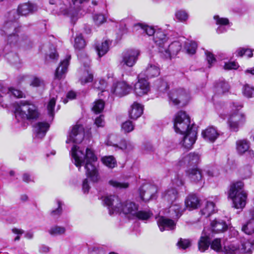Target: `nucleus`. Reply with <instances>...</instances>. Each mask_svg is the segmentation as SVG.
Returning a JSON list of instances; mask_svg holds the SVG:
<instances>
[{
	"label": "nucleus",
	"instance_id": "1",
	"mask_svg": "<svg viewBox=\"0 0 254 254\" xmlns=\"http://www.w3.org/2000/svg\"><path fill=\"white\" fill-rule=\"evenodd\" d=\"M71 160L79 170L81 166L85 164L86 175L93 182H97L100 179L97 168L94 163L97 158L92 149L87 148L85 152L84 149L73 145L70 151Z\"/></svg>",
	"mask_w": 254,
	"mask_h": 254
},
{
	"label": "nucleus",
	"instance_id": "2",
	"mask_svg": "<svg viewBox=\"0 0 254 254\" xmlns=\"http://www.w3.org/2000/svg\"><path fill=\"white\" fill-rule=\"evenodd\" d=\"M104 204L108 206L109 214L121 212L132 218L136 213L138 207L134 202L127 201L121 203L118 197L115 195H107L103 197Z\"/></svg>",
	"mask_w": 254,
	"mask_h": 254
},
{
	"label": "nucleus",
	"instance_id": "3",
	"mask_svg": "<svg viewBox=\"0 0 254 254\" xmlns=\"http://www.w3.org/2000/svg\"><path fill=\"white\" fill-rule=\"evenodd\" d=\"M186 53L189 55H193L197 47L196 42L189 41L184 37L180 38L168 45L167 43L165 47L160 48V53L166 59H171L172 57L176 56L181 51L182 46Z\"/></svg>",
	"mask_w": 254,
	"mask_h": 254
},
{
	"label": "nucleus",
	"instance_id": "4",
	"mask_svg": "<svg viewBox=\"0 0 254 254\" xmlns=\"http://www.w3.org/2000/svg\"><path fill=\"white\" fill-rule=\"evenodd\" d=\"M244 183L238 181L232 183L228 191V197L232 199L234 207L237 209L243 208L246 204L247 193L243 190Z\"/></svg>",
	"mask_w": 254,
	"mask_h": 254
},
{
	"label": "nucleus",
	"instance_id": "5",
	"mask_svg": "<svg viewBox=\"0 0 254 254\" xmlns=\"http://www.w3.org/2000/svg\"><path fill=\"white\" fill-rule=\"evenodd\" d=\"M39 116L37 107L28 101H21L15 109V116L18 121L23 120H35Z\"/></svg>",
	"mask_w": 254,
	"mask_h": 254
},
{
	"label": "nucleus",
	"instance_id": "6",
	"mask_svg": "<svg viewBox=\"0 0 254 254\" xmlns=\"http://www.w3.org/2000/svg\"><path fill=\"white\" fill-rule=\"evenodd\" d=\"M174 128L177 133L182 134L189 132L191 128L196 127L190 125V118L185 112L181 111L175 116L174 119Z\"/></svg>",
	"mask_w": 254,
	"mask_h": 254
},
{
	"label": "nucleus",
	"instance_id": "7",
	"mask_svg": "<svg viewBox=\"0 0 254 254\" xmlns=\"http://www.w3.org/2000/svg\"><path fill=\"white\" fill-rule=\"evenodd\" d=\"M168 96L170 104L173 105H186L190 99L189 91L182 88L173 89Z\"/></svg>",
	"mask_w": 254,
	"mask_h": 254
},
{
	"label": "nucleus",
	"instance_id": "8",
	"mask_svg": "<svg viewBox=\"0 0 254 254\" xmlns=\"http://www.w3.org/2000/svg\"><path fill=\"white\" fill-rule=\"evenodd\" d=\"M140 52L137 49H130L124 51L121 55L120 65L123 67L133 66L136 64Z\"/></svg>",
	"mask_w": 254,
	"mask_h": 254
},
{
	"label": "nucleus",
	"instance_id": "9",
	"mask_svg": "<svg viewBox=\"0 0 254 254\" xmlns=\"http://www.w3.org/2000/svg\"><path fill=\"white\" fill-rule=\"evenodd\" d=\"M84 137V129L81 125L74 126L66 141V143H80Z\"/></svg>",
	"mask_w": 254,
	"mask_h": 254
},
{
	"label": "nucleus",
	"instance_id": "10",
	"mask_svg": "<svg viewBox=\"0 0 254 254\" xmlns=\"http://www.w3.org/2000/svg\"><path fill=\"white\" fill-rule=\"evenodd\" d=\"M157 191V187L149 184L143 185L139 189L140 197L145 202L151 199H155Z\"/></svg>",
	"mask_w": 254,
	"mask_h": 254
},
{
	"label": "nucleus",
	"instance_id": "11",
	"mask_svg": "<svg viewBox=\"0 0 254 254\" xmlns=\"http://www.w3.org/2000/svg\"><path fill=\"white\" fill-rule=\"evenodd\" d=\"M16 23L6 22L3 27V31L7 37V41L9 44H15L18 39V29L16 27Z\"/></svg>",
	"mask_w": 254,
	"mask_h": 254
},
{
	"label": "nucleus",
	"instance_id": "12",
	"mask_svg": "<svg viewBox=\"0 0 254 254\" xmlns=\"http://www.w3.org/2000/svg\"><path fill=\"white\" fill-rule=\"evenodd\" d=\"M131 90V86L124 81L114 83L111 89V92L119 97L128 94Z\"/></svg>",
	"mask_w": 254,
	"mask_h": 254
},
{
	"label": "nucleus",
	"instance_id": "13",
	"mask_svg": "<svg viewBox=\"0 0 254 254\" xmlns=\"http://www.w3.org/2000/svg\"><path fill=\"white\" fill-rule=\"evenodd\" d=\"M137 77L138 81L134 85V91L136 95L142 96L149 91V85L147 80L142 77V74H139Z\"/></svg>",
	"mask_w": 254,
	"mask_h": 254
},
{
	"label": "nucleus",
	"instance_id": "14",
	"mask_svg": "<svg viewBox=\"0 0 254 254\" xmlns=\"http://www.w3.org/2000/svg\"><path fill=\"white\" fill-rule=\"evenodd\" d=\"M49 2L51 5H55L53 8L56 12L60 14L71 16L74 7L71 5L68 6L64 3H63L61 0H50Z\"/></svg>",
	"mask_w": 254,
	"mask_h": 254
},
{
	"label": "nucleus",
	"instance_id": "15",
	"mask_svg": "<svg viewBox=\"0 0 254 254\" xmlns=\"http://www.w3.org/2000/svg\"><path fill=\"white\" fill-rule=\"evenodd\" d=\"M156 219L159 229L162 232L165 230H173L176 228V222L174 220L163 216H159Z\"/></svg>",
	"mask_w": 254,
	"mask_h": 254
},
{
	"label": "nucleus",
	"instance_id": "16",
	"mask_svg": "<svg viewBox=\"0 0 254 254\" xmlns=\"http://www.w3.org/2000/svg\"><path fill=\"white\" fill-rule=\"evenodd\" d=\"M245 121L244 114L237 112L232 114L228 119V124L232 131H237L239 125Z\"/></svg>",
	"mask_w": 254,
	"mask_h": 254
},
{
	"label": "nucleus",
	"instance_id": "17",
	"mask_svg": "<svg viewBox=\"0 0 254 254\" xmlns=\"http://www.w3.org/2000/svg\"><path fill=\"white\" fill-rule=\"evenodd\" d=\"M168 37L165 32L161 29H157L153 36V41L158 47L159 52L160 53V48L165 47L168 40Z\"/></svg>",
	"mask_w": 254,
	"mask_h": 254
},
{
	"label": "nucleus",
	"instance_id": "18",
	"mask_svg": "<svg viewBox=\"0 0 254 254\" xmlns=\"http://www.w3.org/2000/svg\"><path fill=\"white\" fill-rule=\"evenodd\" d=\"M70 59V56L67 55L65 58L61 62L60 65L57 67L55 72L56 79L59 80L65 77Z\"/></svg>",
	"mask_w": 254,
	"mask_h": 254
},
{
	"label": "nucleus",
	"instance_id": "19",
	"mask_svg": "<svg viewBox=\"0 0 254 254\" xmlns=\"http://www.w3.org/2000/svg\"><path fill=\"white\" fill-rule=\"evenodd\" d=\"M200 161V155L198 153H190L185 156L179 161L180 166L184 165L190 166H194L198 164Z\"/></svg>",
	"mask_w": 254,
	"mask_h": 254
},
{
	"label": "nucleus",
	"instance_id": "20",
	"mask_svg": "<svg viewBox=\"0 0 254 254\" xmlns=\"http://www.w3.org/2000/svg\"><path fill=\"white\" fill-rule=\"evenodd\" d=\"M198 249L201 253H204L207 250L210 245L209 234L206 232V228H204L201 235L198 241Z\"/></svg>",
	"mask_w": 254,
	"mask_h": 254
},
{
	"label": "nucleus",
	"instance_id": "21",
	"mask_svg": "<svg viewBox=\"0 0 254 254\" xmlns=\"http://www.w3.org/2000/svg\"><path fill=\"white\" fill-rule=\"evenodd\" d=\"M182 141L183 145L187 149H190L195 143L196 139L197 131L195 128H190V131L185 134Z\"/></svg>",
	"mask_w": 254,
	"mask_h": 254
},
{
	"label": "nucleus",
	"instance_id": "22",
	"mask_svg": "<svg viewBox=\"0 0 254 254\" xmlns=\"http://www.w3.org/2000/svg\"><path fill=\"white\" fill-rule=\"evenodd\" d=\"M8 94L9 96L13 95L16 98H23L24 93L20 90L12 88L3 87L0 84V103L2 101L3 94Z\"/></svg>",
	"mask_w": 254,
	"mask_h": 254
},
{
	"label": "nucleus",
	"instance_id": "23",
	"mask_svg": "<svg viewBox=\"0 0 254 254\" xmlns=\"http://www.w3.org/2000/svg\"><path fill=\"white\" fill-rule=\"evenodd\" d=\"M81 62L84 64L85 68V71L84 72V75L82 77L80 80L82 84H84L88 82H90L93 80V76L91 73L89 72L87 68L89 66L90 64V60L85 56L83 59L80 58Z\"/></svg>",
	"mask_w": 254,
	"mask_h": 254
},
{
	"label": "nucleus",
	"instance_id": "24",
	"mask_svg": "<svg viewBox=\"0 0 254 254\" xmlns=\"http://www.w3.org/2000/svg\"><path fill=\"white\" fill-rule=\"evenodd\" d=\"M160 73V68L156 64L149 63L146 69L140 74H142V77L145 76L147 78H151L158 76Z\"/></svg>",
	"mask_w": 254,
	"mask_h": 254
},
{
	"label": "nucleus",
	"instance_id": "25",
	"mask_svg": "<svg viewBox=\"0 0 254 254\" xmlns=\"http://www.w3.org/2000/svg\"><path fill=\"white\" fill-rule=\"evenodd\" d=\"M49 127V124L46 122H38L34 126L36 137L42 138L44 137Z\"/></svg>",
	"mask_w": 254,
	"mask_h": 254
},
{
	"label": "nucleus",
	"instance_id": "26",
	"mask_svg": "<svg viewBox=\"0 0 254 254\" xmlns=\"http://www.w3.org/2000/svg\"><path fill=\"white\" fill-rule=\"evenodd\" d=\"M212 231L215 233H221L225 231L228 226L226 222L219 218H215L210 222Z\"/></svg>",
	"mask_w": 254,
	"mask_h": 254
},
{
	"label": "nucleus",
	"instance_id": "27",
	"mask_svg": "<svg viewBox=\"0 0 254 254\" xmlns=\"http://www.w3.org/2000/svg\"><path fill=\"white\" fill-rule=\"evenodd\" d=\"M201 135L206 141L213 142L218 137L219 133L215 127H211L203 130Z\"/></svg>",
	"mask_w": 254,
	"mask_h": 254
},
{
	"label": "nucleus",
	"instance_id": "28",
	"mask_svg": "<svg viewBox=\"0 0 254 254\" xmlns=\"http://www.w3.org/2000/svg\"><path fill=\"white\" fill-rule=\"evenodd\" d=\"M187 175L191 181L202 185L203 183L202 172L197 168L189 169L186 172Z\"/></svg>",
	"mask_w": 254,
	"mask_h": 254
},
{
	"label": "nucleus",
	"instance_id": "29",
	"mask_svg": "<svg viewBox=\"0 0 254 254\" xmlns=\"http://www.w3.org/2000/svg\"><path fill=\"white\" fill-rule=\"evenodd\" d=\"M213 19L215 23L219 26L216 29V31L218 34L222 33L227 31L226 26L229 24V20L227 18L221 17L218 15L213 16Z\"/></svg>",
	"mask_w": 254,
	"mask_h": 254
},
{
	"label": "nucleus",
	"instance_id": "30",
	"mask_svg": "<svg viewBox=\"0 0 254 254\" xmlns=\"http://www.w3.org/2000/svg\"><path fill=\"white\" fill-rule=\"evenodd\" d=\"M143 106L136 102H134L129 111V117L132 119L136 120L141 116L143 113Z\"/></svg>",
	"mask_w": 254,
	"mask_h": 254
},
{
	"label": "nucleus",
	"instance_id": "31",
	"mask_svg": "<svg viewBox=\"0 0 254 254\" xmlns=\"http://www.w3.org/2000/svg\"><path fill=\"white\" fill-rule=\"evenodd\" d=\"M185 205L189 210H193L196 209L199 206L200 201L196 195L190 194L186 198Z\"/></svg>",
	"mask_w": 254,
	"mask_h": 254
},
{
	"label": "nucleus",
	"instance_id": "32",
	"mask_svg": "<svg viewBox=\"0 0 254 254\" xmlns=\"http://www.w3.org/2000/svg\"><path fill=\"white\" fill-rule=\"evenodd\" d=\"M37 6L31 3H25L19 5L17 9V12L21 15H26L36 10Z\"/></svg>",
	"mask_w": 254,
	"mask_h": 254
},
{
	"label": "nucleus",
	"instance_id": "33",
	"mask_svg": "<svg viewBox=\"0 0 254 254\" xmlns=\"http://www.w3.org/2000/svg\"><path fill=\"white\" fill-rule=\"evenodd\" d=\"M178 191L173 188H170L166 190L163 194L164 200L169 202H172L178 197Z\"/></svg>",
	"mask_w": 254,
	"mask_h": 254
},
{
	"label": "nucleus",
	"instance_id": "34",
	"mask_svg": "<svg viewBox=\"0 0 254 254\" xmlns=\"http://www.w3.org/2000/svg\"><path fill=\"white\" fill-rule=\"evenodd\" d=\"M215 211V204L213 202L207 201L205 205L200 210V214L205 218L209 217Z\"/></svg>",
	"mask_w": 254,
	"mask_h": 254
},
{
	"label": "nucleus",
	"instance_id": "35",
	"mask_svg": "<svg viewBox=\"0 0 254 254\" xmlns=\"http://www.w3.org/2000/svg\"><path fill=\"white\" fill-rule=\"evenodd\" d=\"M236 148L239 154L246 153L250 148L249 142L246 139L239 140L236 142Z\"/></svg>",
	"mask_w": 254,
	"mask_h": 254
},
{
	"label": "nucleus",
	"instance_id": "36",
	"mask_svg": "<svg viewBox=\"0 0 254 254\" xmlns=\"http://www.w3.org/2000/svg\"><path fill=\"white\" fill-rule=\"evenodd\" d=\"M109 41L105 40L104 42L99 43L95 46L96 50L98 56L101 57L105 55L109 50Z\"/></svg>",
	"mask_w": 254,
	"mask_h": 254
},
{
	"label": "nucleus",
	"instance_id": "37",
	"mask_svg": "<svg viewBox=\"0 0 254 254\" xmlns=\"http://www.w3.org/2000/svg\"><path fill=\"white\" fill-rule=\"evenodd\" d=\"M242 231L246 234L248 235H254V218H252L242 226Z\"/></svg>",
	"mask_w": 254,
	"mask_h": 254
},
{
	"label": "nucleus",
	"instance_id": "38",
	"mask_svg": "<svg viewBox=\"0 0 254 254\" xmlns=\"http://www.w3.org/2000/svg\"><path fill=\"white\" fill-rule=\"evenodd\" d=\"M48 232L53 236L63 235L66 232V228L64 226L55 225L48 230Z\"/></svg>",
	"mask_w": 254,
	"mask_h": 254
},
{
	"label": "nucleus",
	"instance_id": "39",
	"mask_svg": "<svg viewBox=\"0 0 254 254\" xmlns=\"http://www.w3.org/2000/svg\"><path fill=\"white\" fill-rule=\"evenodd\" d=\"M153 215V213L150 210H138L136 213L134 215L132 219L137 218L142 221H146L150 218Z\"/></svg>",
	"mask_w": 254,
	"mask_h": 254
},
{
	"label": "nucleus",
	"instance_id": "40",
	"mask_svg": "<svg viewBox=\"0 0 254 254\" xmlns=\"http://www.w3.org/2000/svg\"><path fill=\"white\" fill-rule=\"evenodd\" d=\"M175 16L178 21L185 23L189 19V14L185 9H179L175 12Z\"/></svg>",
	"mask_w": 254,
	"mask_h": 254
},
{
	"label": "nucleus",
	"instance_id": "41",
	"mask_svg": "<svg viewBox=\"0 0 254 254\" xmlns=\"http://www.w3.org/2000/svg\"><path fill=\"white\" fill-rule=\"evenodd\" d=\"M170 216L173 219H178L182 215V209L179 204L171 206L169 209Z\"/></svg>",
	"mask_w": 254,
	"mask_h": 254
},
{
	"label": "nucleus",
	"instance_id": "42",
	"mask_svg": "<svg viewBox=\"0 0 254 254\" xmlns=\"http://www.w3.org/2000/svg\"><path fill=\"white\" fill-rule=\"evenodd\" d=\"M57 97L58 95H56V97L53 96L51 97L47 104V109L48 113L49 116L52 118V119L53 118L55 115L54 109Z\"/></svg>",
	"mask_w": 254,
	"mask_h": 254
},
{
	"label": "nucleus",
	"instance_id": "43",
	"mask_svg": "<svg viewBox=\"0 0 254 254\" xmlns=\"http://www.w3.org/2000/svg\"><path fill=\"white\" fill-rule=\"evenodd\" d=\"M135 27L138 28H140L143 32H145L148 36H154L155 33H156V30L153 27L147 25H144L141 23H138L136 24Z\"/></svg>",
	"mask_w": 254,
	"mask_h": 254
},
{
	"label": "nucleus",
	"instance_id": "44",
	"mask_svg": "<svg viewBox=\"0 0 254 254\" xmlns=\"http://www.w3.org/2000/svg\"><path fill=\"white\" fill-rule=\"evenodd\" d=\"M85 46V42L81 34L76 35L74 39V47L75 50H81Z\"/></svg>",
	"mask_w": 254,
	"mask_h": 254
},
{
	"label": "nucleus",
	"instance_id": "45",
	"mask_svg": "<svg viewBox=\"0 0 254 254\" xmlns=\"http://www.w3.org/2000/svg\"><path fill=\"white\" fill-rule=\"evenodd\" d=\"M102 163L109 168H113L117 165L115 158L113 156H106L102 158Z\"/></svg>",
	"mask_w": 254,
	"mask_h": 254
},
{
	"label": "nucleus",
	"instance_id": "46",
	"mask_svg": "<svg viewBox=\"0 0 254 254\" xmlns=\"http://www.w3.org/2000/svg\"><path fill=\"white\" fill-rule=\"evenodd\" d=\"M254 51L251 49L239 48L236 50L235 54L237 57H242L245 55L248 58H252L253 56Z\"/></svg>",
	"mask_w": 254,
	"mask_h": 254
},
{
	"label": "nucleus",
	"instance_id": "47",
	"mask_svg": "<svg viewBox=\"0 0 254 254\" xmlns=\"http://www.w3.org/2000/svg\"><path fill=\"white\" fill-rule=\"evenodd\" d=\"M109 184L116 189H127L128 188L129 184L127 182H119L115 179H111L109 181Z\"/></svg>",
	"mask_w": 254,
	"mask_h": 254
},
{
	"label": "nucleus",
	"instance_id": "48",
	"mask_svg": "<svg viewBox=\"0 0 254 254\" xmlns=\"http://www.w3.org/2000/svg\"><path fill=\"white\" fill-rule=\"evenodd\" d=\"M229 86L225 81H221L217 83L215 86V90L218 94H224L229 91Z\"/></svg>",
	"mask_w": 254,
	"mask_h": 254
},
{
	"label": "nucleus",
	"instance_id": "49",
	"mask_svg": "<svg viewBox=\"0 0 254 254\" xmlns=\"http://www.w3.org/2000/svg\"><path fill=\"white\" fill-rule=\"evenodd\" d=\"M222 253L224 254H239L238 247L237 245L231 244L224 246Z\"/></svg>",
	"mask_w": 254,
	"mask_h": 254
},
{
	"label": "nucleus",
	"instance_id": "50",
	"mask_svg": "<svg viewBox=\"0 0 254 254\" xmlns=\"http://www.w3.org/2000/svg\"><path fill=\"white\" fill-rule=\"evenodd\" d=\"M107 17L102 13H95L93 15V22L97 26H99L106 21Z\"/></svg>",
	"mask_w": 254,
	"mask_h": 254
},
{
	"label": "nucleus",
	"instance_id": "51",
	"mask_svg": "<svg viewBox=\"0 0 254 254\" xmlns=\"http://www.w3.org/2000/svg\"><path fill=\"white\" fill-rule=\"evenodd\" d=\"M211 249L217 253H222L223 249L222 247L221 239L216 238L214 239L211 243H210Z\"/></svg>",
	"mask_w": 254,
	"mask_h": 254
},
{
	"label": "nucleus",
	"instance_id": "52",
	"mask_svg": "<svg viewBox=\"0 0 254 254\" xmlns=\"http://www.w3.org/2000/svg\"><path fill=\"white\" fill-rule=\"evenodd\" d=\"M191 241L188 239L180 238L177 244L179 249L185 250L191 246Z\"/></svg>",
	"mask_w": 254,
	"mask_h": 254
},
{
	"label": "nucleus",
	"instance_id": "53",
	"mask_svg": "<svg viewBox=\"0 0 254 254\" xmlns=\"http://www.w3.org/2000/svg\"><path fill=\"white\" fill-rule=\"evenodd\" d=\"M172 183L177 186L183 185L184 184L183 176L179 173H175L172 177Z\"/></svg>",
	"mask_w": 254,
	"mask_h": 254
},
{
	"label": "nucleus",
	"instance_id": "54",
	"mask_svg": "<svg viewBox=\"0 0 254 254\" xmlns=\"http://www.w3.org/2000/svg\"><path fill=\"white\" fill-rule=\"evenodd\" d=\"M105 103L102 100H98L94 102L92 110L96 114L101 113L104 109Z\"/></svg>",
	"mask_w": 254,
	"mask_h": 254
},
{
	"label": "nucleus",
	"instance_id": "55",
	"mask_svg": "<svg viewBox=\"0 0 254 254\" xmlns=\"http://www.w3.org/2000/svg\"><path fill=\"white\" fill-rule=\"evenodd\" d=\"M243 95L247 98H252L254 97V87L250 86L249 85H245L243 89Z\"/></svg>",
	"mask_w": 254,
	"mask_h": 254
},
{
	"label": "nucleus",
	"instance_id": "56",
	"mask_svg": "<svg viewBox=\"0 0 254 254\" xmlns=\"http://www.w3.org/2000/svg\"><path fill=\"white\" fill-rule=\"evenodd\" d=\"M157 87L158 90L160 93H164L168 91L169 85L166 81L160 80L158 82Z\"/></svg>",
	"mask_w": 254,
	"mask_h": 254
},
{
	"label": "nucleus",
	"instance_id": "57",
	"mask_svg": "<svg viewBox=\"0 0 254 254\" xmlns=\"http://www.w3.org/2000/svg\"><path fill=\"white\" fill-rule=\"evenodd\" d=\"M57 204L58 207L56 209L53 210L51 212V215L54 218H58L62 214V202L60 200H58Z\"/></svg>",
	"mask_w": 254,
	"mask_h": 254
},
{
	"label": "nucleus",
	"instance_id": "58",
	"mask_svg": "<svg viewBox=\"0 0 254 254\" xmlns=\"http://www.w3.org/2000/svg\"><path fill=\"white\" fill-rule=\"evenodd\" d=\"M134 128L132 122L127 121L122 125V130L125 133L131 131Z\"/></svg>",
	"mask_w": 254,
	"mask_h": 254
},
{
	"label": "nucleus",
	"instance_id": "59",
	"mask_svg": "<svg viewBox=\"0 0 254 254\" xmlns=\"http://www.w3.org/2000/svg\"><path fill=\"white\" fill-rule=\"evenodd\" d=\"M119 148L126 152H128L133 148V145L129 142L123 141L121 143Z\"/></svg>",
	"mask_w": 254,
	"mask_h": 254
},
{
	"label": "nucleus",
	"instance_id": "60",
	"mask_svg": "<svg viewBox=\"0 0 254 254\" xmlns=\"http://www.w3.org/2000/svg\"><path fill=\"white\" fill-rule=\"evenodd\" d=\"M107 86V83L105 80L101 79L94 83V87L101 90L102 92L105 91V89Z\"/></svg>",
	"mask_w": 254,
	"mask_h": 254
},
{
	"label": "nucleus",
	"instance_id": "61",
	"mask_svg": "<svg viewBox=\"0 0 254 254\" xmlns=\"http://www.w3.org/2000/svg\"><path fill=\"white\" fill-rule=\"evenodd\" d=\"M12 232L16 235V237L14 239V241H18L20 239L21 236L24 233V231L21 229L13 228Z\"/></svg>",
	"mask_w": 254,
	"mask_h": 254
},
{
	"label": "nucleus",
	"instance_id": "62",
	"mask_svg": "<svg viewBox=\"0 0 254 254\" xmlns=\"http://www.w3.org/2000/svg\"><path fill=\"white\" fill-rule=\"evenodd\" d=\"M205 55L206 56V60L209 64V67H210L211 65L213 64L215 61V58L214 57V55L209 52L206 51L205 52Z\"/></svg>",
	"mask_w": 254,
	"mask_h": 254
},
{
	"label": "nucleus",
	"instance_id": "63",
	"mask_svg": "<svg viewBox=\"0 0 254 254\" xmlns=\"http://www.w3.org/2000/svg\"><path fill=\"white\" fill-rule=\"evenodd\" d=\"M209 177H214L217 176L219 173L215 167L207 168L203 171Z\"/></svg>",
	"mask_w": 254,
	"mask_h": 254
},
{
	"label": "nucleus",
	"instance_id": "64",
	"mask_svg": "<svg viewBox=\"0 0 254 254\" xmlns=\"http://www.w3.org/2000/svg\"><path fill=\"white\" fill-rule=\"evenodd\" d=\"M43 84V81L37 77H34L30 82V85L33 87H39L42 86Z\"/></svg>",
	"mask_w": 254,
	"mask_h": 254
}]
</instances>
